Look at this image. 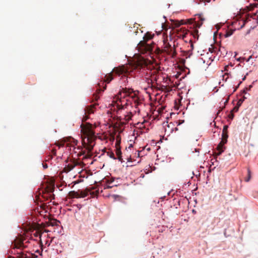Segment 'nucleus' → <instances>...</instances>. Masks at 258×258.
<instances>
[{
    "label": "nucleus",
    "mask_w": 258,
    "mask_h": 258,
    "mask_svg": "<svg viewBox=\"0 0 258 258\" xmlns=\"http://www.w3.org/2000/svg\"><path fill=\"white\" fill-rule=\"evenodd\" d=\"M81 127V132L84 136V138L82 137L83 145L88 151L87 154L84 158H91L92 156L91 152L95 145L94 142L96 137L95 136V132L93 131L92 124L89 123H82Z\"/></svg>",
    "instance_id": "nucleus-1"
},
{
    "label": "nucleus",
    "mask_w": 258,
    "mask_h": 258,
    "mask_svg": "<svg viewBox=\"0 0 258 258\" xmlns=\"http://www.w3.org/2000/svg\"><path fill=\"white\" fill-rule=\"evenodd\" d=\"M138 92L134 91L131 88H122L121 90L117 94V98L119 100L116 102V107L118 110L124 109L127 105V102L129 100L125 99L126 97H130L134 102L135 106H137L140 104V102L139 101L137 94Z\"/></svg>",
    "instance_id": "nucleus-2"
},
{
    "label": "nucleus",
    "mask_w": 258,
    "mask_h": 258,
    "mask_svg": "<svg viewBox=\"0 0 258 258\" xmlns=\"http://www.w3.org/2000/svg\"><path fill=\"white\" fill-rule=\"evenodd\" d=\"M152 36L151 35L146 33L144 37V40L141 41L138 44L137 48L141 53H144L147 52L152 51L153 50L152 46L147 43V41L151 39Z\"/></svg>",
    "instance_id": "nucleus-3"
},
{
    "label": "nucleus",
    "mask_w": 258,
    "mask_h": 258,
    "mask_svg": "<svg viewBox=\"0 0 258 258\" xmlns=\"http://www.w3.org/2000/svg\"><path fill=\"white\" fill-rule=\"evenodd\" d=\"M163 50L168 54L171 55L172 57H174L176 54L175 48H173L172 45L165 40H164Z\"/></svg>",
    "instance_id": "nucleus-4"
},
{
    "label": "nucleus",
    "mask_w": 258,
    "mask_h": 258,
    "mask_svg": "<svg viewBox=\"0 0 258 258\" xmlns=\"http://www.w3.org/2000/svg\"><path fill=\"white\" fill-rule=\"evenodd\" d=\"M81 163V162H79L76 160H71L70 162L68 163V165H66L63 170L66 172H68L73 169L75 167L80 165Z\"/></svg>",
    "instance_id": "nucleus-5"
},
{
    "label": "nucleus",
    "mask_w": 258,
    "mask_h": 258,
    "mask_svg": "<svg viewBox=\"0 0 258 258\" xmlns=\"http://www.w3.org/2000/svg\"><path fill=\"white\" fill-rule=\"evenodd\" d=\"M11 247L13 249H23L25 246L23 242V239L19 238H16L12 242Z\"/></svg>",
    "instance_id": "nucleus-6"
},
{
    "label": "nucleus",
    "mask_w": 258,
    "mask_h": 258,
    "mask_svg": "<svg viewBox=\"0 0 258 258\" xmlns=\"http://www.w3.org/2000/svg\"><path fill=\"white\" fill-rule=\"evenodd\" d=\"M95 106V105L93 104L85 108L84 110L85 115L82 118V122H85L89 118L88 115L91 113H94Z\"/></svg>",
    "instance_id": "nucleus-7"
},
{
    "label": "nucleus",
    "mask_w": 258,
    "mask_h": 258,
    "mask_svg": "<svg viewBox=\"0 0 258 258\" xmlns=\"http://www.w3.org/2000/svg\"><path fill=\"white\" fill-rule=\"evenodd\" d=\"M17 258H37V255H35L34 253L29 252H24V251H20L17 253Z\"/></svg>",
    "instance_id": "nucleus-8"
},
{
    "label": "nucleus",
    "mask_w": 258,
    "mask_h": 258,
    "mask_svg": "<svg viewBox=\"0 0 258 258\" xmlns=\"http://www.w3.org/2000/svg\"><path fill=\"white\" fill-rule=\"evenodd\" d=\"M126 70L124 66L114 68L112 72H114L116 74L120 75L126 72Z\"/></svg>",
    "instance_id": "nucleus-9"
},
{
    "label": "nucleus",
    "mask_w": 258,
    "mask_h": 258,
    "mask_svg": "<svg viewBox=\"0 0 258 258\" xmlns=\"http://www.w3.org/2000/svg\"><path fill=\"white\" fill-rule=\"evenodd\" d=\"M119 144H120V142L119 141H117L116 143V156H117V159L121 161H122V158H121V150H120V147H119Z\"/></svg>",
    "instance_id": "nucleus-10"
},
{
    "label": "nucleus",
    "mask_w": 258,
    "mask_h": 258,
    "mask_svg": "<svg viewBox=\"0 0 258 258\" xmlns=\"http://www.w3.org/2000/svg\"><path fill=\"white\" fill-rule=\"evenodd\" d=\"M132 113L131 112H129L126 115H124L121 123L123 124L127 123L132 119Z\"/></svg>",
    "instance_id": "nucleus-11"
},
{
    "label": "nucleus",
    "mask_w": 258,
    "mask_h": 258,
    "mask_svg": "<svg viewBox=\"0 0 258 258\" xmlns=\"http://www.w3.org/2000/svg\"><path fill=\"white\" fill-rule=\"evenodd\" d=\"M69 196L71 198H80V194L79 191H71L69 193Z\"/></svg>",
    "instance_id": "nucleus-12"
},
{
    "label": "nucleus",
    "mask_w": 258,
    "mask_h": 258,
    "mask_svg": "<svg viewBox=\"0 0 258 258\" xmlns=\"http://www.w3.org/2000/svg\"><path fill=\"white\" fill-rule=\"evenodd\" d=\"M226 143V142H224V140H222L218 144L217 147V149L219 151L218 155H220L222 152H223V147L224 145Z\"/></svg>",
    "instance_id": "nucleus-13"
},
{
    "label": "nucleus",
    "mask_w": 258,
    "mask_h": 258,
    "mask_svg": "<svg viewBox=\"0 0 258 258\" xmlns=\"http://www.w3.org/2000/svg\"><path fill=\"white\" fill-rule=\"evenodd\" d=\"M104 78L105 79L104 81L107 83H109L113 80L112 72L108 74L107 75H106Z\"/></svg>",
    "instance_id": "nucleus-14"
},
{
    "label": "nucleus",
    "mask_w": 258,
    "mask_h": 258,
    "mask_svg": "<svg viewBox=\"0 0 258 258\" xmlns=\"http://www.w3.org/2000/svg\"><path fill=\"white\" fill-rule=\"evenodd\" d=\"M187 34L186 30L185 29L183 30V31L182 32L181 29L180 31L178 32V37L179 38H182V39H184L186 37V35Z\"/></svg>",
    "instance_id": "nucleus-15"
},
{
    "label": "nucleus",
    "mask_w": 258,
    "mask_h": 258,
    "mask_svg": "<svg viewBox=\"0 0 258 258\" xmlns=\"http://www.w3.org/2000/svg\"><path fill=\"white\" fill-rule=\"evenodd\" d=\"M45 190L47 192H52L54 190V186L52 185H47L46 187Z\"/></svg>",
    "instance_id": "nucleus-16"
},
{
    "label": "nucleus",
    "mask_w": 258,
    "mask_h": 258,
    "mask_svg": "<svg viewBox=\"0 0 258 258\" xmlns=\"http://www.w3.org/2000/svg\"><path fill=\"white\" fill-rule=\"evenodd\" d=\"M228 138V133L222 132V140H224V142H226V143H227Z\"/></svg>",
    "instance_id": "nucleus-17"
},
{
    "label": "nucleus",
    "mask_w": 258,
    "mask_h": 258,
    "mask_svg": "<svg viewBox=\"0 0 258 258\" xmlns=\"http://www.w3.org/2000/svg\"><path fill=\"white\" fill-rule=\"evenodd\" d=\"M234 31L235 30L233 29H230L228 30L225 34V37H228L231 36L233 34Z\"/></svg>",
    "instance_id": "nucleus-18"
},
{
    "label": "nucleus",
    "mask_w": 258,
    "mask_h": 258,
    "mask_svg": "<svg viewBox=\"0 0 258 258\" xmlns=\"http://www.w3.org/2000/svg\"><path fill=\"white\" fill-rule=\"evenodd\" d=\"M249 17H250V15L248 14L247 15V18L243 21V24L240 27L241 29L244 26V25L246 22H247L248 21H249Z\"/></svg>",
    "instance_id": "nucleus-19"
},
{
    "label": "nucleus",
    "mask_w": 258,
    "mask_h": 258,
    "mask_svg": "<svg viewBox=\"0 0 258 258\" xmlns=\"http://www.w3.org/2000/svg\"><path fill=\"white\" fill-rule=\"evenodd\" d=\"M80 198H85L88 195V191H81L80 192Z\"/></svg>",
    "instance_id": "nucleus-20"
},
{
    "label": "nucleus",
    "mask_w": 258,
    "mask_h": 258,
    "mask_svg": "<svg viewBox=\"0 0 258 258\" xmlns=\"http://www.w3.org/2000/svg\"><path fill=\"white\" fill-rule=\"evenodd\" d=\"M245 99H246V97L243 96V98H241L238 101V102H237V105L238 106H240L242 103H243V102L244 101V100H245Z\"/></svg>",
    "instance_id": "nucleus-21"
},
{
    "label": "nucleus",
    "mask_w": 258,
    "mask_h": 258,
    "mask_svg": "<svg viewBox=\"0 0 258 258\" xmlns=\"http://www.w3.org/2000/svg\"><path fill=\"white\" fill-rule=\"evenodd\" d=\"M247 173H248V177L246 179H245V181L248 182L249 181L250 178H251V172L250 170L248 169L247 170Z\"/></svg>",
    "instance_id": "nucleus-22"
},
{
    "label": "nucleus",
    "mask_w": 258,
    "mask_h": 258,
    "mask_svg": "<svg viewBox=\"0 0 258 258\" xmlns=\"http://www.w3.org/2000/svg\"><path fill=\"white\" fill-rule=\"evenodd\" d=\"M250 17L253 19H256L257 21L256 23H258V16L256 15V14H252V15L250 16Z\"/></svg>",
    "instance_id": "nucleus-23"
},
{
    "label": "nucleus",
    "mask_w": 258,
    "mask_h": 258,
    "mask_svg": "<svg viewBox=\"0 0 258 258\" xmlns=\"http://www.w3.org/2000/svg\"><path fill=\"white\" fill-rule=\"evenodd\" d=\"M107 155L111 158L112 159H116L115 156H114V154L113 152H108L107 153Z\"/></svg>",
    "instance_id": "nucleus-24"
},
{
    "label": "nucleus",
    "mask_w": 258,
    "mask_h": 258,
    "mask_svg": "<svg viewBox=\"0 0 258 258\" xmlns=\"http://www.w3.org/2000/svg\"><path fill=\"white\" fill-rule=\"evenodd\" d=\"M234 116V115L233 114V112H232V111H231L230 113L228 115L229 118L232 120L233 119Z\"/></svg>",
    "instance_id": "nucleus-25"
},
{
    "label": "nucleus",
    "mask_w": 258,
    "mask_h": 258,
    "mask_svg": "<svg viewBox=\"0 0 258 258\" xmlns=\"http://www.w3.org/2000/svg\"><path fill=\"white\" fill-rule=\"evenodd\" d=\"M57 223H59V221H57V220H53L52 222H51V225H52V226L57 225Z\"/></svg>",
    "instance_id": "nucleus-26"
},
{
    "label": "nucleus",
    "mask_w": 258,
    "mask_h": 258,
    "mask_svg": "<svg viewBox=\"0 0 258 258\" xmlns=\"http://www.w3.org/2000/svg\"><path fill=\"white\" fill-rule=\"evenodd\" d=\"M239 107V106L237 105V106H235L231 111H232V112H237L238 110Z\"/></svg>",
    "instance_id": "nucleus-27"
},
{
    "label": "nucleus",
    "mask_w": 258,
    "mask_h": 258,
    "mask_svg": "<svg viewBox=\"0 0 258 258\" xmlns=\"http://www.w3.org/2000/svg\"><path fill=\"white\" fill-rule=\"evenodd\" d=\"M228 127V125H224V127H223V132H222L228 133V131H227Z\"/></svg>",
    "instance_id": "nucleus-28"
},
{
    "label": "nucleus",
    "mask_w": 258,
    "mask_h": 258,
    "mask_svg": "<svg viewBox=\"0 0 258 258\" xmlns=\"http://www.w3.org/2000/svg\"><path fill=\"white\" fill-rule=\"evenodd\" d=\"M55 145L57 146H58L59 148H60V147H62L64 146V143H55Z\"/></svg>",
    "instance_id": "nucleus-29"
},
{
    "label": "nucleus",
    "mask_w": 258,
    "mask_h": 258,
    "mask_svg": "<svg viewBox=\"0 0 258 258\" xmlns=\"http://www.w3.org/2000/svg\"><path fill=\"white\" fill-rule=\"evenodd\" d=\"M51 153L53 156H55L56 153V150L55 149H53L51 151Z\"/></svg>",
    "instance_id": "nucleus-30"
},
{
    "label": "nucleus",
    "mask_w": 258,
    "mask_h": 258,
    "mask_svg": "<svg viewBox=\"0 0 258 258\" xmlns=\"http://www.w3.org/2000/svg\"><path fill=\"white\" fill-rule=\"evenodd\" d=\"M214 49H217V47H214L212 46L211 48H209V51L213 53Z\"/></svg>",
    "instance_id": "nucleus-31"
},
{
    "label": "nucleus",
    "mask_w": 258,
    "mask_h": 258,
    "mask_svg": "<svg viewBox=\"0 0 258 258\" xmlns=\"http://www.w3.org/2000/svg\"><path fill=\"white\" fill-rule=\"evenodd\" d=\"M112 186H113V185L110 186V185H108L106 187H104V189H105V188H111Z\"/></svg>",
    "instance_id": "nucleus-32"
},
{
    "label": "nucleus",
    "mask_w": 258,
    "mask_h": 258,
    "mask_svg": "<svg viewBox=\"0 0 258 258\" xmlns=\"http://www.w3.org/2000/svg\"><path fill=\"white\" fill-rule=\"evenodd\" d=\"M247 89H248L247 88H245L243 90V93L246 94V91H248Z\"/></svg>",
    "instance_id": "nucleus-33"
},
{
    "label": "nucleus",
    "mask_w": 258,
    "mask_h": 258,
    "mask_svg": "<svg viewBox=\"0 0 258 258\" xmlns=\"http://www.w3.org/2000/svg\"><path fill=\"white\" fill-rule=\"evenodd\" d=\"M182 24H183L182 23L178 22V24H176V27H178V26H180Z\"/></svg>",
    "instance_id": "nucleus-34"
},
{
    "label": "nucleus",
    "mask_w": 258,
    "mask_h": 258,
    "mask_svg": "<svg viewBox=\"0 0 258 258\" xmlns=\"http://www.w3.org/2000/svg\"><path fill=\"white\" fill-rule=\"evenodd\" d=\"M203 1L206 3H209L210 2L211 0H203Z\"/></svg>",
    "instance_id": "nucleus-35"
},
{
    "label": "nucleus",
    "mask_w": 258,
    "mask_h": 258,
    "mask_svg": "<svg viewBox=\"0 0 258 258\" xmlns=\"http://www.w3.org/2000/svg\"><path fill=\"white\" fill-rule=\"evenodd\" d=\"M252 58V56H250L247 59H246V62H248L249 61V60Z\"/></svg>",
    "instance_id": "nucleus-36"
},
{
    "label": "nucleus",
    "mask_w": 258,
    "mask_h": 258,
    "mask_svg": "<svg viewBox=\"0 0 258 258\" xmlns=\"http://www.w3.org/2000/svg\"><path fill=\"white\" fill-rule=\"evenodd\" d=\"M248 75V73L246 74V76H245L243 78H242V81H244L246 79V76Z\"/></svg>",
    "instance_id": "nucleus-37"
},
{
    "label": "nucleus",
    "mask_w": 258,
    "mask_h": 258,
    "mask_svg": "<svg viewBox=\"0 0 258 258\" xmlns=\"http://www.w3.org/2000/svg\"><path fill=\"white\" fill-rule=\"evenodd\" d=\"M99 97H98V96L97 95H95V99L96 100H97V99H98Z\"/></svg>",
    "instance_id": "nucleus-38"
},
{
    "label": "nucleus",
    "mask_w": 258,
    "mask_h": 258,
    "mask_svg": "<svg viewBox=\"0 0 258 258\" xmlns=\"http://www.w3.org/2000/svg\"><path fill=\"white\" fill-rule=\"evenodd\" d=\"M85 153H86L85 151H82L81 153V155H84V154H85Z\"/></svg>",
    "instance_id": "nucleus-39"
},
{
    "label": "nucleus",
    "mask_w": 258,
    "mask_h": 258,
    "mask_svg": "<svg viewBox=\"0 0 258 258\" xmlns=\"http://www.w3.org/2000/svg\"><path fill=\"white\" fill-rule=\"evenodd\" d=\"M252 87V85H250L248 88H247V90H250L251 88Z\"/></svg>",
    "instance_id": "nucleus-40"
},
{
    "label": "nucleus",
    "mask_w": 258,
    "mask_h": 258,
    "mask_svg": "<svg viewBox=\"0 0 258 258\" xmlns=\"http://www.w3.org/2000/svg\"><path fill=\"white\" fill-rule=\"evenodd\" d=\"M217 49H213V52H216L217 51Z\"/></svg>",
    "instance_id": "nucleus-41"
},
{
    "label": "nucleus",
    "mask_w": 258,
    "mask_h": 258,
    "mask_svg": "<svg viewBox=\"0 0 258 258\" xmlns=\"http://www.w3.org/2000/svg\"><path fill=\"white\" fill-rule=\"evenodd\" d=\"M228 99H227L225 101L224 103H227V102H228Z\"/></svg>",
    "instance_id": "nucleus-42"
},
{
    "label": "nucleus",
    "mask_w": 258,
    "mask_h": 258,
    "mask_svg": "<svg viewBox=\"0 0 258 258\" xmlns=\"http://www.w3.org/2000/svg\"><path fill=\"white\" fill-rule=\"evenodd\" d=\"M44 168H47V165H45V166H43Z\"/></svg>",
    "instance_id": "nucleus-43"
},
{
    "label": "nucleus",
    "mask_w": 258,
    "mask_h": 258,
    "mask_svg": "<svg viewBox=\"0 0 258 258\" xmlns=\"http://www.w3.org/2000/svg\"><path fill=\"white\" fill-rule=\"evenodd\" d=\"M191 47H192V48H193L194 46H193V44H191Z\"/></svg>",
    "instance_id": "nucleus-44"
},
{
    "label": "nucleus",
    "mask_w": 258,
    "mask_h": 258,
    "mask_svg": "<svg viewBox=\"0 0 258 258\" xmlns=\"http://www.w3.org/2000/svg\"><path fill=\"white\" fill-rule=\"evenodd\" d=\"M36 252H38V253H40V252H39V250H37V251H36Z\"/></svg>",
    "instance_id": "nucleus-45"
},
{
    "label": "nucleus",
    "mask_w": 258,
    "mask_h": 258,
    "mask_svg": "<svg viewBox=\"0 0 258 258\" xmlns=\"http://www.w3.org/2000/svg\"><path fill=\"white\" fill-rule=\"evenodd\" d=\"M220 111L221 110H219L218 112L217 113V114H218L220 113Z\"/></svg>",
    "instance_id": "nucleus-46"
},
{
    "label": "nucleus",
    "mask_w": 258,
    "mask_h": 258,
    "mask_svg": "<svg viewBox=\"0 0 258 258\" xmlns=\"http://www.w3.org/2000/svg\"><path fill=\"white\" fill-rule=\"evenodd\" d=\"M241 83V82H240L239 84H238V86L240 85V84Z\"/></svg>",
    "instance_id": "nucleus-47"
},
{
    "label": "nucleus",
    "mask_w": 258,
    "mask_h": 258,
    "mask_svg": "<svg viewBox=\"0 0 258 258\" xmlns=\"http://www.w3.org/2000/svg\"><path fill=\"white\" fill-rule=\"evenodd\" d=\"M113 181H111L110 182H109V184L111 183V182H112Z\"/></svg>",
    "instance_id": "nucleus-48"
}]
</instances>
